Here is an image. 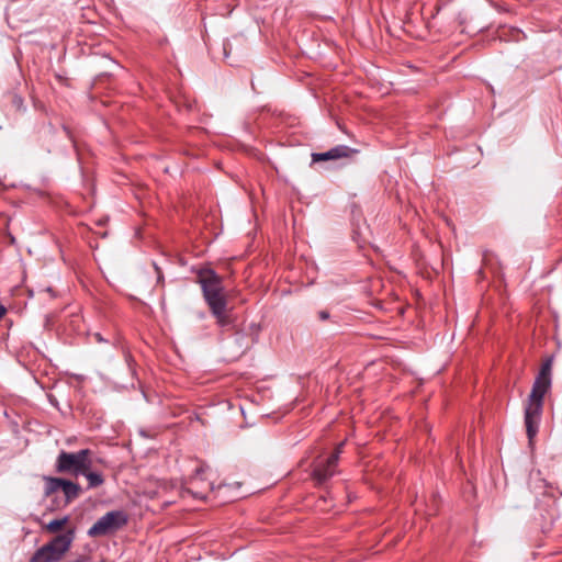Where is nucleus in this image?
Returning <instances> with one entry per match:
<instances>
[{"mask_svg":"<svg viewBox=\"0 0 562 562\" xmlns=\"http://www.w3.org/2000/svg\"><path fill=\"white\" fill-rule=\"evenodd\" d=\"M82 474L87 477L89 482V487L100 486L104 482L103 476L100 473L91 472L90 470H88Z\"/></svg>","mask_w":562,"mask_h":562,"instance_id":"obj_11","label":"nucleus"},{"mask_svg":"<svg viewBox=\"0 0 562 562\" xmlns=\"http://www.w3.org/2000/svg\"><path fill=\"white\" fill-rule=\"evenodd\" d=\"M321 317H322L323 319H326V318L328 317V314H327L326 312H322V313H321Z\"/></svg>","mask_w":562,"mask_h":562,"instance_id":"obj_13","label":"nucleus"},{"mask_svg":"<svg viewBox=\"0 0 562 562\" xmlns=\"http://www.w3.org/2000/svg\"><path fill=\"white\" fill-rule=\"evenodd\" d=\"M7 308L3 305H0V319L5 315Z\"/></svg>","mask_w":562,"mask_h":562,"instance_id":"obj_12","label":"nucleus"},{"mask_svg":"<svg viewBox=\"0 0 562 562\" xmlns=\"http://www.w3.org/2000/svg\"><path fill=\"white\" fill-rule=\"evenodd\" d=\"M61 491L65 494L66 502L69 503L79 496L81 488L71 481L63 480Z\"/></svg>","mask_w":562,"mask_h":562,"instance_id":"obj_8","label":"nucleus"},{"mask_svg":"<svg viewBox=\"0 0 562 562\" xmlns=\"http://www.w3.org/2000/svg\"><path fill=\"white\" fill-rule=\"evenodd\" d=\"M127 524V515L122 510L109 512L100 517L88 530L90 537H101L113 533Z\"/></svg>","mask_w":562,"mask_h":562,"instance_id":"obj_5","label":"nucleus"},{"mask_svg":"<svg viewBox=\"0 0 562 562\" xmlns=\"http://www.w3.org/2000/svg\"><path fill=\"white\" fill-rule=\"evenodd\" d=\"M353 153H356L355 149H352L346 145H338L334 148H330L329 150H327L325 153H313L312 161L318 162V161H327V160H336V159H340V158H347Z\"/></svg>","mask_w":562,"mask_h":562,"instance_id":"obj_7","label":"nucleus"},{"mask_svg":"<svg viewBox=\"0 0 562 562\" xmlns=\"http://www.w3.org/2000/svg\"><path fill=\"white\" fill-rule=\"evenodd\" d=\"M552 362V358H549L542 363L525 406V425L530 441L538 432L543 397L551 387Z\"/></svg>","mask_w":562,"mask_h":562,"instance_id":"obj_1","label":"nucleus"},{"mask_svg":"<svg viewBox=\"0 0 562 562\" xmlns=\"http://www.w3.org/2000/svg\"><path fill=\"white\" fill-rule=\"evenodd\" d=\"M68 521H69L68 516H64L61 518L54 519V520L49 521L45 526V529L50 533H55V532L59 531L61 528H64Z\"/></svg>","mask_w":562,"mask_h":562,"instance_id":"obj_10","label":"nucleus"},{"mask_svg":"<svg viewBox=\"0 0 562 562\" xmlns=\"http://www.w3.org/2000/svg\"><path fill=\"white\" fill-rule=\"evenodd\" d=\"M155 268H156V270L158 271V281H160V280H161V278H162V276H161V273H160L159 269H158L156 266H155Z\"/></svg>","mask_w":562,"mask_h":562,"instance_id":"obj_14","label":"nucleus"},{"mask_svg":"<svg viewBox=\"0 0 562 562\" xmlns=\"http://www.w3.org/2000/svg\"><path fill=\"white\" fill-rule=\"evenodd\" d=\"M90 456L91 451L89 449H82L78 452L61 451L56 460V470L59 473L82 474L92 467Z\"/></svg>","mask_w":562,"mask_h":562,"instance_id":"obj_4","label":"nucleus"},{"mask_svg":"<svg viewBox=\"0 0 562 562\" xmlns=\"http://www.w3.org/2000/svg\"><path fill=\"white\" fill-rule=\"evenodd\" d=\"M63 480L64 479H59V477H45V495L46 496H49L54 493H56L57 491L61 490V486H63Z\"/></svg>","mask_w":562,"mask_h":562,"instance_id":"obj_9","label":"nucleus"},{"mask_svg":"<svg viewBox=\"0 0 562 562\" xmlns=\"http://www.w3.org/2000/svg\"><path fill=\"white\" fill-rule=\"evenodd\" d=\"M342 447L344 442H340L336 450L326 460H321L315 464L313 477L318 483L325 482L335 474Z\"/></svg>","mask_w":562,"mask_h":562,"instance_id":"obj_6","label":"nucleus"},{"mask_svg":"<svg viewBox=\"0 0 562 562\" xmlns=\"http://www.w3.org/2000/svg\"><path fill=\"white\" fill-rule=\"evenodd\" d=\"M74 541V531L55 537L50 542L40 548L30 562H57L69 550Z\"/></svg>","mask_w":562,"mask_h":562,"instance_id":"obj_3","label":"nucleus"},{"mask_svg":"<svg viewBox=\"0 0 562 562\" xmlns=\"http://www.w3.org/2000/svg\"><path fill=\"white\" fill-rule=\"evenodd\" d=\"M198 283L201 285L203 297L220 325L227 324V301L222 279L212 269H203L198 273Z\"/></svg>","mask_w":562,"mask_h":562,"instance_id":"obj_2","label":"nucleus"}]
</instances>
